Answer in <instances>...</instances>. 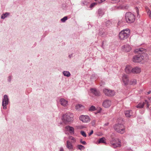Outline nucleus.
I'll use <instances>...</instances> for the list:
<instances>
[{"instance_id":"nucleus-39","label":"nucleus","mask_w":151,"mask_h":151,"mask_svg":"<svg viewBox=\"0 0 151 151\" xmlns=\"http://www.w3.org/2000/svg\"><path fill=\"white\" fill-rule=\"evenodd\" d=\"M80 142L83 145H85L86 144V142L85 141H82V139L80 140Z\"/></svg>"},{"instance_id":"nucleus-33","label":"nucleus","mask_w":151,"mask_h":151,"mask_svg":"<svg viewBox=\"0 0 151 151\" xmlns=\"http://www.w3.org/2000/svg\"><path fill=\"white\" fill-rule=\"evenodd\" d=\"M81 134L84 137H86V133L83 131H81L80 132Z\"/></svg>"},{"instance_id":"nucleus-15","label":"nucleus","mask_w":151,"mask_h":151,"mask_svg":"<svg viewBox=\"0 0 151 151\" xmlns=\"http://www.w3.org/2000/svg\"><path fill=\"white\" fill-rule=\"evenodd\" d=\"M66 147L69 150H73V146L72 143L69 141L66 142Z\"/></svg>"},{"instance_id":"nucleus-23","label":"nucleus","mask_w":151,"mask_h":151,"mask_svg":"<svg viewBox=\"0 0 151 151\" xmlns=\"http://www.w3.org/2000/svg\"><path fill=\"white\" fill-rule=\"evenodd\" d=\"M83 106L81 104H78L76 106V109L77 110H80L82 109V108H83Z\"/></svg>"},{"instance_id":"nucleus-2","label":"nucleus","mask_w":151,"mask_h":151,"mask_svg":"<svg viewBox=\"0 0 151 151\" xmlns=\"http://www.w3.org/2000/svg\"><path fill=\"white\" fill-rule=\"evenodd\" d=\"M129 35V30L127 29L121 31L119 34V37L121 40H124L127 39Z\"/></svg>"},{"instance_id":"nucleus-12","label":"nucleus","mask_w":151,"mask_h":151,"mask_svg":"<svg viewBox=\"0 0 151 151\" xmlns=\"http://www.w3.org/2000/svg\"><path fill=\"white\" fill-rule=\"evenodd\" d=\"M145 104L147 105V107L148 108L149 107V105L148 104V102L147 100H145V102L140 103L136 107L137 108H142L144 105Z\"/></svg>"},{"instance_id":"nucleus-28","label":"nucleus","mask_w":151,"mask_h":151,"mask_svg":"<svg viewBox=\"0 0 151 151\" xmlns=\"http://www.w3.org/2000/svg\"><path fill=\"white\" fill-rule=\"evenodd\" d=\"M69 139L72 140V141L71 142L72 143H75L76 142V139L75 138L73 137L72 136H70L69 137Z\"/></svg>"},{"instance_id":"nucleus-32","label":"nucleus","mask_w":151,"mask_h":151,"mask_svg":"<svg viewBox=\"0 0 151 151\" xmlns=\"http://www.w3.org/2000/svg\"><path fill=\"white\" fill-rule=\"evenodd\" d=\"M135 9L136 12L137 14V17L138 18H139L140 17V16L139 15V10L138 9V8L137 7H136L135 8Z\"/></svg>"},{"instance_id":"nucleus-45","label":"nucleus","mask_w":151,"mask_h":151,"mask_svg":"<svg viewBox=\"0 0 151 151\" xmlns=\"http://www.w3.org/2000/svg\"><path fill=\"white\" fill-rule=\"evenodd\" d=\"M150 109L151 110V107H150Z\"/></svg>"},{"instance_id":"nucleus-37","label":"nucleus","mask_w":151,"mask_h":151,"mask_svg":"<svg viewBox=\"0 0 151 151\" xmlns=\"http://www.w3.org/2000/svg\"><path fill=\"white\" fill-rule=\"evenodd\" d=\"M84 127L82 125L79 126H78L77 127V128L78 129H83V128H84Z\"/></svg>"},{"instance_id":"nucleus-21","label":"nucleus","mask_w":151,"mask_h":151,"mask_svg":"<svg viewBox=\"0 0 151 151\" xmlns=\"http://www.w3.org/2000/svg\"><path fill=\"white\" fill-rule=\"evenodd\" d=\"M99 35L101 37H104L106 36V34L105 32V30L104 29H101V30H100Z\"/></svg>"},{"instance_id":"nucleus-41","label":"nucleus","mask_w":151,"mask_h":151,"mask_svg":"<svg viewBox=\"0 0 151 151\" xmlns=\"http://www.w3.org/2000/svg\"><path fill=\"white\" fill-rule=\"evenodd\" d=\"M60 151H64L63 148V147H60Z\"/></svg>"},{"instance_id":"nucleus-36","label":"nucleus","mask_w":151,"mask_h":151,"mask_svg":"<svg viewBox=\"0 0 151 151\" xmlns=\"http://www.w3.org/2000/svg\"><path fill=\"white\" fill-rule=\"evenodd\" d=\"M105 0H95L96 1H97L99 3H101L104 1Z\"/></svg>"},{"instance_id":"nucleus-20","label":"nucleus","mask_w":151,"mask_h":151,"mask_svg":"<svg viewBox=\"0 0 151 151\" xmlns=\"http://www.w3.org/2000/svg\"><path fill=\"white\" fill-rule=\"evenodd\" d=\"M124 112L125 115L127 117H130L133 114L132 111L130 110L126 111Z\"/></svg>"},{"instance_id":"nucleus-16","label":"nucleus","mask_w":151,"mask_h":151,"mask_svg":"<svg viewBox=\"0 0 151 151\" xmlns=\"http://www.w3.org/2000/svg\"><path fill=\"white\" fill-rule=\"evenodd\" d=\"M141 72V69L139 67H135L132 68V73L138 74L139 73Z\"/></svg>"},{"instance_id":"nucleus-35","label":"nucleus","mask_w":151,"mask_h":151,"mask_svg":"<svg viewBox=\"0 0 151 151\" xmlns=\"http://www.w3.org/2000/svg\"><path fill=\"white\" fill-rule=\"evenodd\" d=\"M96 3H93L91 4L90 6V8H92L94 6L96 5Z\"/></svg>"},{"instance_id":"nucleus-31","label":"nucleus","mask_w":151,"mask_h":151,"mask_svg":"<svg viewBox=\"0 0 151 151\" xmlns=\"http://www.w3.org/2000/svg\"><path fill=\"white\" fill-rule=\"evenodd\" d=\"M9 13L7 12L5 14H3L1 16V18L2 19H4L5 17H7L9 15Z\"/></svg>"},{"instance_id":"nucleus-30","label":"nucleus","mask_w":151,"mask_h":151,"mask_svg":"<svg viewBox=\"0 0 151 151\" xmlns=\"http://www.w3.org/2000/svg\"><path fill=\"white\" fill-rule=\"evenodd\" d=\"M96 109L95 106H91L89 109V111H93L95 110Z\"/></svg>"},{"instance_id":"nucleus-4","label":"nucleus","mask_w":151,"mask_h":151,"mask_svg":"<svg viewBox=\"0 0 151 151\" xmlns=\"http://www.w3.org/2000/svg\"><path fill=\"white\" fill-rule=\"evenodd\" d=\"M125 19L127 23H132L135 20V16L131 12H127L125 14Z\"/></svg>"},{"instance_id":"nucleus-29","label":"nucleus","mask_w":151,"mask_h":151,"mask_svg":"<svg viewBox=\"0 0 151 151\" xmlns=\"http://www.w3.org/2000/svg\"><path fill=\"white\" fill-rule=\"evenodd\" d=\"M77 147L78 148L81 150H83L85 149L84 147L81 145H78L77 146Z\"/></svg>"},{"instance_id":"nucleus-9","label":"nucleus","mask_w":151,"mask_h":151,"mask_svg":"<svg viewBox=\"0 0 151 151\" xmlns=\"http://www.w3.org/2000/svg\"><path fill=\"white\" fill-rule=\"evenodd\" d=\"M111 104V101L109 99H106L104 100L102 103V106L105 108L109 107Z\"/></svg>"},{"instance_id":"nucleus-40","label":"nucleus","mask_w":151,"mask_h":151,"mask_svg":"<svg viewBox=\"0 0 151 151\" xmlns=\"http://www.w3.org/2000/svg\"><path fill=\"white\" fill-rule=\"evenodd\" d=\"M93 133V130H91V132L89 134V135L90 136Z\"/></svg>"},{"instance_id":"nucleus-17","label":"nucleus","mask_w":151,"mask_h":151,"mask_svg":"<svg viewBox=\"0 0 151 151\" xmlns=\"http://www.w3.org/2000/svg\"><path fill=\"white\" fill-rule=\"evenodd\" d=\"M65 129L68 131L70 133L74 134V128L72 127L69 126H67L65 127Z\"/></svg>"},{"instance_id":"nucleus-5","label":"nucleus","mask_w":151,"mask_h":151,"mask_svg":"<svg viewBox=\"0 0 151 151\" xmlns=\"http://www.w3.org/2000/svg\"><path fill=\"white\" fill-rule=\"evenodd\" d=\"M114 129L118 132L123 134L124 132L125 128L123 124H118L114 126Z\"/></svg>"},{"instance_id":"nucleus-8","label":"nucleus","mask_w":151,"mask_h":151,"mask_svg":"<svg viewBox=\"0 0 151 151\" xmlns=\"http://www.w3.org/2000/svg\"><path fill=\"white\" fill-rule=\"evenodd\" d=\"M8 96L6 95H5L4 96V98L2 101V106L4 109H6V105L8 104Z\"/></svg>"},{"instance_id":"nucleus-43","label":"nucleus","mask_w":151,"mask_h":151,"mask_svg":"<svg viewBox=\"0 0 151 151\" xmlns=\"http://www.w3.org/2000/svg\"><path fill=\"white\" fill-rule=\"evenodd\" d=\"M108 124H109L108 123H106V124H105V125H108Z\"/></svg>"},{"instance_id":"nucleus-3","label":"nucleus","mask_w":151,"mask_h":151,"mask_svg":"<svg viewBox=\"0 0 151 151\" xmlns=\"http://www.w3.org/2000/svg\"><path fill=\"white\" fill-rule=\"evenodd\" d=\"M73 114L70 113H68L63 115V121L65 123L71 122L73 121Z\"/></svg>"},{"instance_id":"nucleus-1","label":"nucleus","mask_w":151,"mask_h":151,"mask_svg":"<svg viewBox=\"0 0 151 151\" xmlns=\"http://www.w3.org/2000/svg\"><path fill=\"white\" fill-rule=\"evenodd\" d=\"M144 50L142 48L136 49L134 52L135 53H138L139 54L136 55L134 56L132 60L133 62L135 63H138L141 62L144 59V54L141 55L142 53H143Z\"/></svg>"},{"instance_id":"nucleus-26","label":"nucleus","mask_w":151,"mask_h":151,"mask_svg":"<svg viewBox=\"0 0 151 151\" xmlns=\"http://www.w3.org/2000/svg\"><path fill=\"white\" fill-rule=\"evenodd\" d=\"M105 138L104 137H102L101 138H100L99 140V143H105Z\"/></svg>"},{"instance_id":"nucleus-44","label":"nucleus","mask_w":151,"mask_h":151,"mask_svg":"<svg viewBox=\"0 0 151 151\" xmlns=\"http://www.w3.org/2000/svg\"><path fill=\"white\" fill-rule=\"evenodd\" d=\"M9 81H11V80H10V79H9Z\"/></svg>"},{"instance_id":"nucleus-34","label":"nucleus","mask_w":151,"mask_h":151,"mask_svg":"<svg viewBox=\"0 0 151 151\" xmlns=\"http://www.w3.org/2000/svg\"><path fill=\"white\" fill-rule=\"evenodd\" d=\"M68 18L67 17H65L61 19V21L62 22H65V21Z\"/></svg>"},{"instance_id":"nucleus-6","label":"nucleus","mask_w":151,"mask_h":151,"mask_svg":"<svg viewBox=\"0 0 151 151\" xmlns=\"http://www.w3.org/2000/svg\"><path fill=\"white\" fill-rule=\"evenodd\" d=\"M110 144L111 146L114 148L121 146V142L118 139L116 140L114 139H112V140L111 141Z\"/></svg>"},{"instance_id":"nucleus-42","label":"nucleus","mask_w":151,"mask_h":151,"mask_svg":"<svg viewBox=\"0 0 151 151\" xmlns=\"http://www.w3.org/2000/svg\"><path fill=\"white\" fill-rule=\"evenodd\" d=\"M151 93V91H149L148 92H147V94H150V93Z\"/></svg>"},{"instance_id":"nucleus-38","label":"nucleus","mask_w":151,"mask_h":151,"mask_svg":"<svg viewBox=\"0 0 151 151\" xmlns=\"http://www.w3.org/2000/svg\"><path fill=\"white\" fill-rule=\"evenodd\" d=\"M112 1H113V2H112V3H116L118 2H119V0H111Z\"/></svg>"},{"instance_id":"nucleus-27","label":"nucleus","mask_w":151,"mask_h":151,"mask_svg":"<svg viewBox=\"0 0 151 151\" xmlns=\"http://www.w3.org/2000/svg\"><path fill=\"white\" fill-rule=\"evenodd\" d=\"M137 81L136 79H133L131 80L130 83L131 84L134 85L137 83Z\"/></svg>"},{"instance_id":"nucleus-14","label":"nucleus","mask_w":151,"mask_h":151,"mask_svg":"<svg viewBox=\"0 0 151 151\" xmlns=\"http://www.w3.org/2000/svg\"><path fill=\"white\" fill-rule=\"evenodd\" d=\"M132 68L130 65H126L125 69V72L128 74L132 73Z\"/></svg>"},{"instance_id":"nucleus-22","label":"nucleus","mask_w":151,"mask_h":151,"mask_svg":"<svg viewBox=\"0 0 151 151\" xmlns=\"http://www.w3.org/2000/svg\"><path fill=\"white\" fill-rule=\"evenodd\" d=\"M145 9L146 10V11L147 12L148 15L149 16V17L151 18V12L150 9H149V8L146 6L145 7Z\"/></svg>"},{"instance_id":"nucleus-13","label":"nucleus","mask_w":151,"mask_h":151,"mask_svg":"<svg viewBox=\"0 0 151 151\" xmlns=\"http://www.w3.org/2000/svg\"><path fill=\"white\" fill-rule=\"evenodd\" d=\"M122 79L123 82L125 85H126L128 84L129 80L128 76L127 75L125 74H124L122 76Z\"/></svg>"},{"instance_id":"nucleus-25","label":"nucleus","mask_w":151,"mask_h":151,"mask_svg":"<svg viewBox=\"0 0 151 151\" xmlns=\"http://www.w3.org/2000/svg\"><path fill=\"white\" fill-rule=\"evenodd\" d=\"M63 74L64 75V76L67 77H69L70 75V73L68 71H63Z\"/></svg>"},{"instance_id":"nucleus-46","label":"nucleus","mask_w":151,"mask_h":151,"mask_svg":"<svg viewBox=\"0 0 151 151\" xmlns=\"http://www.w3.org/2000/svg\"><path fill=\"white\" fill-rule=\"evenodd\" d=\"M150 101H151V98H150Z\"/></svg>"},{"instance_id":"nucleus-7","label":"nucleus","mask_w":151,"mask_h":151,"mask_svg":"<svg viewBox=\"0 0 151 151\" xmlns=\"http://www.w3.org/2000/svg\"><path fill=\"white\" fill-rule=\"evenodd\" d=\"M103 92L106 95L108 96H112L115 94V92L114 91L107 89H104Z\"/></svg>"},{"instance_id":"nucleus-10","label":"nucleus","mask_w":151,"mask_h":151,"mask_svg":"<svg viewBox=\"0 0 151 151\" xmlns=\"http://www.w3.org/2000/svg\"><path fill=\"white\" fill-rule=\"evenodd\" d=\"M132 49L131 47L128 44H126L123 46L122 47V51L125 52H129Z\"/></svg>"},{"instance_id":"nucleus-11","label":"nucleus","mask_w":151,"mask_h":151,"mask_svg":"<svg viewBox=\"0 0 151 151\" xmlns=\"http://www.w3.org/2000/svg\"><path fill=\"white\" fill-rule=\"evenodd\" d=\"M79 119L83 122H88L90 121L89 117L87 116L82 115L80 117Z\"/></svg>"},{"instance_id":"nucleus-18","label":"nucleus","mask_w":151,"mask_h":151,"mask_svg":"<svg viewBox=\"0 0 151 151\" xmlns=\"http://www.w3.org/2000/svg\"><path fill=\"white\" fill-rule=\"evenodd\" d=\"M60 102L61 105L64 106H66L68 104L67 101L64 99H60Z\"/></svg>"},{"instance_id":"nucleus-24","label":"nucleus","mask_w":151,"mask_h":151,"mask_svg":"<svg viewBox=\"0 0 151 151\" xmlns=\"http://www.w3.org/2000/svg\"><path fill=\"white\" fill-rule=\"evenodd\" d=\"M104 12L103 10L101 9H99L98 10V14L99 16H102L104 14Z\"/></svg>"},{"instance_id":"nucleus-19","label":"nucleus","mask_w":151,"mask_h":151,"mask_svg":"<svg viewBox=\"0 0 151 151\" xmlns=\"http://www.w3.org/2000/svg\"><path fill=\"white\" fill-rule=\"evenodd\" d=\"M91 91L92 93L95 96H99L100 95L99 92L97 91L95 89L91 88Z\"/></svg>"}]
</instances>
